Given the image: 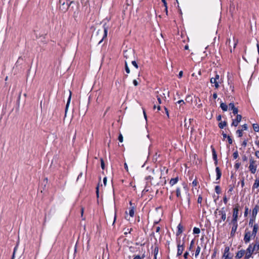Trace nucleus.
I'll list each match as a JSON object with an SVG mask.
<instances>
[{"mask_svg":"<svg viewBox=\"0 0 259 259\" xmlns=\"http://www.w3.org/2000/svg\"><path fill=\"white\" fill-rule=\"evenodd\" d=\"M233 111V113L235 115V114H237L238 112V110L237 108L235 107L234 109H233L232 110Z\"/></svg>","mask_w":259,"mask_h":259,"instance_id":"obj_35","label":"nucleus"},{"mask_svg":"<svg viewBox=\"0 0 259 259\" xmlns=\"http://www.w3.org/2000/svg\"><path fill=\"white\" fill-rule=\"evenodd\" d=\"M177 247H178L177 255L180 256L182 254L183 251L184 250V243L182 244H181L180 241H179L178 242Z\"/></svg>","mask_w":259,"mask_h":259,"instance_id":"obj_6","label":"nucleus"},{"mask_svg":"<svg viewBox=\"0 0 259 259\" xmlns=\"http://www.w3.org/2000/svg\"><path fill=\"white\" fill-rule=\"evenodd\" d=\"M164 109H165V112H166V114L167 116L168 117H169L168 111L167 109L166 108H165V107L164 108Z\"/></svg>","mask_w":259,"mask_h":259,"instance_id":"obj_61","label":"nucleus"},{"mask_svg":"<svg viewBox=\"0 0 259 259\" xmlns=\"http://www.w3.org/2000/svg\"><path fill=\"white\" fill-rule=\"evenodd\" d=\"M254 251L252 249L251 246H249L247 249L245 250L244 259H249L251 257L252 253Z\"/></svg>","mask_w":259,"mask_h":259,"instance_id":"obj_5","label":"nucleus"},{"mask_svg":"<svg viewBox=\"0 0 259 259\" xmlns=\"http://www.w3.org/2000/svg\"><path fill=\"white\" fill-rule=\"evenodd\" d=\"M104 34L102 36V39L98 42V44L101 43V42L104 40L105 38L107 37V31H108V27H105V25L104 24Z\"/></svg>","mask_w":259,"mask_h":259,"instance_id":"obj_12","label":"nucleus"},{"mask_svg":"<svg viewBox=\"0 0 259 259\" xmlns=\"http://www.w3.org/2000/svg\"><path fill=\"white\" fill-rule=\"evenodd\" d=\"M194 241H193V240H192V241L191 242V243H190V247H189V249H190V250H191V249L193 248V246H194Z\"/></svg>","mask_w":259,"mask_h":259,"instance_id":"obj_40","label":"nucleus"},{"mask_svg":"<svg viewBox=\"0 0 259 259\" xmlns=\"http://www.w3.org/2000/svg\"><path fill=\"white\" fill-rule=\"evenodd\" d=\"M213 159H214L215 160V164L217 165V163H218V161H217V154L214 151V150H213Z\"/></svg>","mask_w":259,"mask_h":259,"instance_id":"obj_27","label":"nucleus"},{"mask_svg":"<svg viewBox=\"0 0 259 259\" xmlns=\"http://www.w3.org/2000/svg\"><path fill=\"white\" fill-rule=\"evenodd\" d=\"M124 165L125 169L126 170V171H128V167H127V164L126 163H125Z\"/></svg>","mask_w":259,"mask_h":259,"instance_id":"obj_64","label":"nucleus"},{"mask_svg":"<svg viewBox=\"0 0 259 259\" xmlns=\"http://www.w3.org/2000/svg\"><path fill=\"white\" fill-rule=\"evenodd\" d=\"M101 166L102 168L103 169H104L105 168V163H104V162L103 159H101Z\"/></svg>","mask_w":259,"mask_h":259,"instance_id":"obj_33","label":"nucleus"},{"mask_svg":"<svg viewBox=\"0 0 259 259\" xmlns=\"http://www.w3.org/2000/svg\"><path fill=\"white\" fill-rule=\"evenodd\" d=\"M257 230H258L257 225H256V224L254 225L253 231L251 233V235L255 237L256 234V233L257 232Z\"/></svg>","mask_w":259,"mask_h":259,"instance_id":"obj_17","label":"nucleus"},{"mask_svg":"<svg viewBox=\"0 0 259 259\" xmlns=\"http://www.w3.org/2000/svg\"><path fill=\"white\" fill-rule=\"evenodd\" d=\"M16 248H17V246H16L15 247V248H14V252H13V257H12V259H14V254H15V252L16 251Z\"/></svg>","mask_w":259,"mask_h":259,"instance_id":"obj_58","label":"nucleus"},{"mask_svg":"<svg viewBox=\"0 0 259 259\" xmlns=\"http://www.w3.org/2000/svg\"><path fill=\"white\" fill-rule=\"evenodd\" d=\"M242 128L244 130H247V124H245L242 125Z\"/></svg>","mask_w":259,"mask_h":259,"instance_id":"obj_56","label":"nucleus"},{"mask_svg":"<svg viewBox=\"0 0 259 259\" xmlns=\"http://www.w3.org/2000/svg\"><path fill=\"white\" fill-rule=\"evenodd\" d=\"M125 71L127 73H130V68L129 67H128L127 66V63L125 61Z\"/></svg>","mask_w":259,"mask_h":259,"instance_id":"obj_30","label":"nucleus"},{"mask_svg":"<svg viewBox=\"0 0 259 259\" xmlns=\"http://www.w3.org/2000/svg\"><path fill=\"white\" fill-rule=\"evenodd\" d=\"M226 125H227V122L223 121V122H221L220 123H219V126L220 128H223L225 126H226Z\"/></svg>","mask_w":259,"mask_h":259,"instance_id":"obj_23","label":"nucleus"},{"mask_svg":"<svg viewBox=\"0 0 259 259\" xmlns=\"http://www.w3.org/2000/svg\"><path fill=\"white\" fill-rule=\"evenodd\" d=\"M215 191L217 194H220L221 193V188L220 186H216L215 187Z\"/></svg>","mask_w":259,"mask_h":259,"instance_id":"obj_31","label":"nucleus"},{"mask_svg":"<svg viewBox=\"0 0 259 259\" xmlns=\"http://www.w3.org/2000/svg\"><path fill=\"white\" fill-rule=\"evenodd\" d=\"M202 198L201 196H199L198 198V199H197V202L198 203H201L202 202Z\"/></svg>","mask_w":259,"mask_h":259,"instance_id":"obj_43","label":"nucleus"},{"mask_svg":"<svg viewBox=\"0 0 259 259\" xmlns=\"http://www.w3.org/2000/svg\"><path fill=\"white\" fill-rule=\"evenodd\" d=\"M221 119H222V117H221V115H219L218 117H217V120L218 121H221Z\"/></svg>","mask_w":259,"mask_h":259,"instance_id":"obj_62","label":"nucleus"},{"mask_svg":"<svg viewBox=\"0 0 259 259\" xmlns=\"http://www.w3.org/2000/svg\"><path fill=\"white\" fill-rule=\"evenodd\" d=\"M249 246H251L252 249L254 252H257L259 250V242H256L255 243H252Z\"/></svg>","mask_w":259,"mask_h":259,"instance_id":"obj_10","label":"nucleus"},{"mask_svg":"<svg viewBox=\"0 0 259 259\" xmlns=\"http://www.w3.org/2000/svg\"><path fill=\"white\" fill-rule=\"evenodd\" d=\"M248 207H245V212H244V216H247V214H248Z\"/></svg>","mask_w":259,"mask_h":259,"instance_id":"obj_46","label":"nucleus"},{"mask_svg":"<svg viewBox=\"0 0 259 259\" xmlns=\"http://www.w3.org/2000/svg\"><path fill=\"white\" fill-rule=\"evenodd\" d=\"M197 181L196 180H195L192 182V185L193 186H196L197 185Z\"/></svg>","mask_w":259,"mask_h":259,"instance_id":"obj_49","label":"nucleus"},{"mask_svg":"<svg viewBox=\"0 0 259 259\" xmlns=\"http://www.w3.org/2000/svg\"><path fill=\"white\" fill-rule=\"evenodd\" d=\"M130 215L133 217L134 215V210L133 209H131L129 212Z\"/></svg>","mask_w":259,"mask_h":259,"instance_id":"obj_38","label":"nucleus"},{"mask_svg":"<svg viewBox=\"0 0 259 259\" xmlns=\"http://www.w3.org/2000/svg\"><path fill=\"white\" fill-rule=\"evenodd\" d=\"M144 257V256L141 257L140 255H136L133 259H143Z\"/></svg>","mask_w":259,"mask_h":259,"instance_id":"obj_42","label":"nucleus"},{"mask_svg":"<svg viewBox=\"0 0 259 259\" xmlns=\"http://www.w3.org/2000/svg\"><path fill=\"white\" fill-rule=\"evenodd\" d=\"M183 71H181L179 73V76L180 78L182 77V76H183Z\"/></svg>","mask_w":259,"mask_h":259,"instance_id":"obj_59","label":"nucleus"},{"mask_svg":"<svg viewBox=\"0 0 259 259\" xmlns=\"http://www.w3.org/2000/svg\"><path fill=\"white\" fill-rule=\"evenodd\" d=\"M223 201L225 204H226L228 202V199L227 198L226 196H225L223 198Z\"/></svg>","mask_w":259,"mask_h":259,"instance_id":"obj_50","label":"nucleus"},{"mask_svg":"<svg viewBox=\"0 0 259 259\" xmlns=\"http://www.w3.org/2000/svg\"><path fill=\"white\" fill-rule=\"evenodd\" d=\"M200 232V230L199 228L195 227L193 229V233L194 234H199Z\"/></svg>","mask_w":259,"mask_h":259,"instance_id":"obj_28","label":"nucleus"},{"mask_svg":"<svg viewBox=\"0 0 259 259\" xmlns=\"http://www.w3.org/2000/svg\"><path fill=\"white\" fill-rule=\"evenodd\" d=\"M220 107L221 108V109L224 111H227L228 110V106L226 105V104L224 103H221V104H220Z\"/></svg>","mask_w":259,"mask_h":259,"instance_id":"obj_20","label":"nucleus"},{"mask_svg":"<svg viewBox=\"0 0 259 259\" xmlns=\"http://www.w3.org/2000/svg\"><path fill=\"white\" fill-rule=\"evenodd\" d=\"M229 107L230 109H231V110H232L233 109H234L235 107L234 106V104L233 103H230L229 104Z\"/></svg>","mask_w":259,"mask_h":259,"instance_id":"obj_34","label":"nucleus"},{"mask_svg":"<svg viewBox=\"0 0 259 259\" xmlns=\"http://www.w3.org/2000/svg\"><path fill=\"white\" fill-rule=\"evenodd\" d=\"M73 3V2H70V3H68V0H60L59 1V4H60V9L63 12H66L69 6Z\"/></svg>","mask_w":259,"mask_h":259,"instance_id":"obj_3","label":"nucleus"},{"mask_svg":"<svg viewBox=\"0 0 259 259\" xmlns=\"http://www.w3.org/2000/svg\"><path fill=\"white\" fill-rule=\"evenodd\" d=\"M213 78H215V80H217V81H219V79H220V76H219V75H218V74H216V75H215V77H213Z\"/></svg>","mask_w":259,"mask_h":259,"instance_id":"obj_48","label":"nucleus"},{"mask_svg":"<svg viewBox=\"0 0 259 259\" xmlns=\"http://www.w3.org/2000/svg\"><path fill=\"white\" fill-rule=\"evenodd\" d=\"M183 226L181 224L178 226V231L176 233L177 236L180 235L183 232Z\"/></svg>","mask_w":259,"mask_h":259,"instance_id":"obj_18","label":"nucleus"},{"mask_svg":"<svg viewBox=\"0 0 259 259\" xmlns=\"http://www.w3.org/2000/svg\"><path fill=\"white\" fill-rule=\"evenodd\" d=\"M259 187V179H256L252 186V190L257 188Z\"/></svg>","mask_w":259,"mask_h":259,"instance_id":"obj_19","label":"nucleus"},{"mask_svg":"<svg viewBox=\"0 0 259 259\" xmlns=\"http://www.w3.org/2000/svg\"><path fill=\"white\" fill-rule=\"evenodd\" d=\"M176 195L179 198L181 197V192L179 188H178L176 190Z\"/></svg>","mask_w":259,"mask_h":259,"instance_id":"obj_29","label":"nucleus"},{"mask_svg":"<svg viewBox=\"0 0 259 259\" xmlns=\"http://www.w3.org/2000/svg\"><path fill=\"white\" fill-rule=\"evenodd\" d=\"M210 81L211 83L214 84V86L216 89L219 88L220 87L219 81L215 80V78H213V77L211 78Z\"/></svg>","mask_w":259,"mask_h":259,"instance_id":"obj_16","label":"nucleus"},{"mask_svg":"<svg viewBox=\"0 0 259 259\" xmlns=\"http://www.w3.org/2000/svg\"><path fill=\"white\" fill-rule=\"evenodd\" d=\"M215 171L217 173V179L216 180H220L221 176H222V172L219 167H217L215 168Z\"/></svg>","mask_w":259,"mask_h":259,"instance_id":"obj_15","label":"nucleus"},{"mask_svg":"<svg viewBox=\"0 0 259 259\" xmlns=\"http://www.w3.org/2000/svg\"><path fill=\"white\" fill-rule=\"evenodd\" d=\"M253 130L255 132H258L259 131V125L257 124L254 123L252 125Z\"/></svg>","mask_w":259,"mask_h":259,"instance_id":"obj_24","label":"nucleus"},{"mask_svg":"<svg viewBox=\"0 0 259 259\" xmlns=\"http://www.w3.org/2000/svg\"><path fill=\"white\" fill-rule=\"evenodd\" d=\"M251 233L250 232L245 230V234L244 238V240L245 243H248L250 240V238L251 236Z\"/></svg>","mask_w":259,"mask_h":259,"instance_id":"obj_8","label":"nucleus"},{"mask_svg":"<svg viewBox=\"0 0 259 259\" xmlns=\"http://www.w3.org/2000/svg\"><path fill=\"white\" fill-rule=\"evenodd\" d=\"M153 178L151 177V176H149L145 178V180L147 181H151Z\"/></svg>","mask_w":259,"mask_h":259,"instance_id":"obj_47","label":"nucleus"},{"mask_svg":"<svg viewBox=\"0 0 259 259\" xmlns=\"http://www.w3.org/2000/svg\"><path fill=\"white\" fill-rule=\"evenodd\" d=\"M247 145V141L246 140H244L242 144V145L244 147H245Z\"/></svg>","mask_w":259,"mask_h":259,"instance_id":"obj_57","label":"nucleus"},{"mask_svg":"<svg viewBox=\"0 0 259 259\" xmlns=\"http://www.w3.org/2000/svg\"><path fill=\"white\" fill-rule=\"evenodd\" d=\"M133 83L135 85V86H137L138 85V82L137 81V80L136 79H134L133 80Z\"/></svg>","mask_w":259,"mask_h":259,"instance_id":"obj_52","label":"nucleus"},{"mask_svg":"<svg viewBox=\"0 0 259 259\" xmlns=\"http://www.w3.org/2000/svg\"><path fill=\"white\" fill-rule=\"evenodd\" d=\"M162 3H163L164 4V7H165V11L166 12V13H167V3L166 2V1L165 0H161Z\"/></svg>","mask_w":259,"mask_h":259,"instance_id":"obj_36","label":"nucleus"},{"mask_svg":"<svg viewBox=\"0 0 259 259\" xmlns=\"http://www.w3.org/2000/svg\"><path fill=\"white\" fill-rule=\"evenodd\" d=\"M218 97V95H217V93H213V99H216Z\"/></svg>","mask_w":259,"mask_h":259,"instance_id":"obj_63","label":"nucleus"},{"mask_svg":"<svg viewBox=\"0 0 259 259\" xmlns=\"http://www.w3.org/2000/svg\"><path fill=\"white\" fill-rule=\"evenodd\" d=\"M178 181V177H176L175 178H173V179H171L170 181V184L171 185V186H173L175 184H176Z\"/></svg>","mask_w":259,"mask_h":259,"instance_id":"obj_22","label":"nucleus"},{"mask_svg":"<svg viewBox=\"0 0 259 259\" xmlns=\"http://www.w3.org/2000/svg\"><path fill=\"white\" fill-rule=\"evenodd\" d=\"M234 159H236L238 157V153L237 151L234 152L233 154Z\"/></svg>","mask_w":259,"mask_h":259,"instance_id":"obj_37","label":"nucleus"},{"mask_svg":"<svg viewBox=\"0 0 259 259\" xmlns=\"http://www.w3.org/2000/svg\"><path fill=\"white\" fill-rule=\"evenodd\" d=\"M236 133L237 134H238V136L239 137H241L242 136V130H238L237 131H236Z\"/></svg>","mask_w":259,"mask_h":259,"instance_id":"obj_32","label":"nucleus"},{"mask_svg":"<svg viewBox=\"0 0 259 259\" xmlns=\"http://www.w3.org/2000/svg\"><path fill=\"white\" fill-rule=\"evenodd\" d=\"M255 155L257 158H259V151H256L255 152Z\"/></svg>","mask_w":259,"mask_h":259,"instance_id":"obj_54","label":"nucleus"},{"mask_svg":"<svg viewBox=\"0 0 259 259\" xmlns=\"http://www.w3.org/2000/svg\"><path fill=\"white\" fill-rule=\"evenodd\" d=\"M118 140L120 142H123V137L122 136L121 134H120L119 136V137H118Z\"/></svg>","mask_w":259,"mask_h":259,"instance_id":"obj_44","label":"nucleus"},{"mask_svg":"<svg viewBox=\"0 0 259 259\" xmlns=\"http://www.w3.org/2000/svg\"><path fill=\"white\" fill-rule=\"evenodd\" d=\"M229 247H226L224 250V257H225V259H230V258L229 257Z\"/></svg>","mask_w":259,"mask_h":259,"instance_id":"obj_13","label":"nucleus"},{"mask_svg":"<svg viewBox=\"0 0 259 259\" xmlns=\"http://www.w3.org/2000/svg\"><path fill=\"white\" fill-rule=\"evenodd\" d=\"M233 226L232 228L231 232V235L234 236L236 233V231L237 230V227H238V224L237 223H232Z\"/></svg>","mask_w":259,"mask_h":259,"instance_id":"obj_9","label":"nucleus"},{"mask_svg":"<svg viewBox=\"0 0 259 259\" xmlns=\"http://www.w3.org/2000/svg\"><path fill=\"white\" fill-rule=\"evenodd\" d=\"M245 250H241L239 251L236 255V257L237 258H241L244 255H245Z\"/></svg>","mask_w":259,"mask_h":259,"instance_id":"obj_14","label":"nucleus"},{"mask_svg":"<svg viewBox=\"0 0 259 259\" xmlns=\"http://www.w3.org/2000/svg\"><path fill=\"white\" fill-rule=\"evenodd\" d=\"M188 255H189V253L188 252H186L184 254V257L185 258L187 259L188 258Z\"/></svg>","mask_w":259,"mask_h":259,"instance_id":"obj_51","label":"nucleus"},{"mask_svg":"<svg viewBox=\"0 0 259 259\" xmlns=\"http://www.w3.org/2000/svg\"><path fill=\"white\" fill-rule=\"evenodd\" d=\"M258 209V207L257 206H255V207L252 209V215H256Z\"/></svg>","mask_w":259,"mask_h":259,"instance_id":"obj_25","label":"nucleus"},{"mask_svg":"<svg viewBox=\"0 0 259 259\" xmlns=\"http://www.w3.org/2000/svg\"><path fill=\"white\" fill-rule=\"evenodd\" d=\"M238 205H236L235 207L233 208V219L231 221V223H237L238 218Z\"/></svg>","mask_w":259,"mask_h":259,"instance_id":"obj_4","label":"nucleus"},{"mask_svg":"<svg viewBox=\"0 0 259 259\" xmlns=\"http://www.w3.org/2000/svg\"><path fill=\"white\" fill-rule=\"evenodd\" d=\"M227 139H228V142H229V144H231L232 143V142H233V141H232L231 138L230 136H228L227 137Z\"/></svg>","mask_w":259,"mask_h":259,"instance_id":"obj_45","label":"nucleus"},{"mask_svg":"<svg viewBox=\"0 0 259 259\" xmlns=\"http://www.w3.org/2000/svg\"><path fill=\"white\" fill-rule=\"evenodd\" d=\"M103 183H104V184L105 186L106 185V183H107V178L106 177H104V179H103Z\"/></svg>","mask_w":259,"mask_h":259,"instance_id":"obj_55","label":"nucleus"},{"mask_svg":"<svg viewBox=\"0 0 259 259\" xmlns=\"http://www.w3.org/2000/svg\"><path fill=\"white\" fill-rule=\"evenodd\" d=\"M157 100L158 101V103L160 104L161 103V100L160 99V97L159 96H157Z\"/></svg>","mask_w":259,"mask_h":259,"instance_id":"obj_53","label":"nucleus"},{"mask_svg":"<svg viewBox=\"0 0 259 259\" xmlns=\"http://www.w3.org/2000/svg\"><path fill=\"white\" fill-rule=\"evenodd\" d=\"M242 116L240 114H237L236 118L235 119L233 120L232 125L237 126L238 125V123L240 122Z\"/></svg>","mask_w":259,"mask_h":259,"instance_id":"obj_7","label":"nucleus"},{"mask_svg":"<svg viewBox=\"0 0 259 259\" xmlns=\"http://www.w3.org/2000/svg\"><path fill=\"white\" fill-rule=\"evenodd\" d=\"M177 103H178V104H184V101H183V100H179V101H178V102H177Z\"/></svg>","mask_w":259,"mask_h":259,"instance_id":"obj_60","label":"nucleus"},{"mask_svg":"<svg viewBox=\"0 0 259 259\" xmlns=\"http://www.w3.org/2000/svg\"><path fill=\"white\" fill-rule=\"evenodd\" d=\"M71 92L69 91V97L68 99V101H67V104L66 105L65 114H66L67 111L68 107H69V103H70V100H71Z\"/></svg>","mask_w":259,"mask_h":259,"instance_id":"obj_21","label":"nucleus"},{"mask_svg":"<svg viewBox=\"0 0 259 259\" xmlns=\"http://www.w3.org/2000/svg\"><path fill=\"white\" fill-rule=\"evenodd\" d=\"M200 250H201L200 247L198 246L196 248V251H195V257H197L199 255Z\"/></svg>","mask_w":259,"mask_h":259,"instance_id":"obj_26","label":"nucleus"},{"mask_svg":"<svg viewBox=\"0 0 259 259\" xmlns=\"http://www.w3.org/2000/svg\"><path fill=\"white\" fill-rule=\"evenodd\" d=\"M133 54L134 53L132 50H126L123 53L124 56L126 59H129L130 58V56L133 55Z\"/></svg>","mask_w":259,"mask_h":259,"instance_id":"obj_11","label":"nucleus"},{"mask_svg":"<svg viewBox=\"0 0 259 259\" xmlns=\"http://www.w3.org/2000/svg\"><path fill=\"white\" fill-rule=\"evenodd\" d=\"M240 163L239 162H237L235 163L234 167L236 169H238L239 167H240Z\"/></svg>","mask_w":259,"mask_h":259,"instance_id":"obj_41","label":"nucleus"},{"mask_svg":"<svg viewBox=\"0 0 259 259\" xmlns=\"http://www.w3.org/2000/svg\"><path fill=\"white\" fill-rule=\"evenodd\" d=\"M132 64H133V65L134 66H135L136 68H138V65L137 64V63H136V62L135 61H132Z\"/></svg>","mask_w":259,"mask_h":259,"instance_id":"obj_39","label":"nucleus"},{"mask_svg":"<svg viewBox=\"0 0 259 259\" xmlns=\"http://www.w3.org/2000/svg\"><path fill=\"white\" fill-rule=\"evenodd\" d=\"M214 214L217 218L219 217L220 218L218 220L219 223H221L222 221H225L226 219V211L225 207H222L220 210L217 209L214 211Z\"/></svg>","mask_w":259,"mask_h":259,"instance_id":"obj_1","label":"nucleus"},{"mask_svg":"<svg viewBox=\"0 0 259 259\" xmlns=\"http://www.w3.org/2000/svg\"><path fill=\"white\" fill-rule=\"evenodd\" d=\"M257 167L256 161L252 157L249 158V165L248 168L251 174H254L256 172Z\"/></svg>","mask_w":259,"mask_h":259,"instance_id":"obj_2","label":"nucleus"}]
</instances>
